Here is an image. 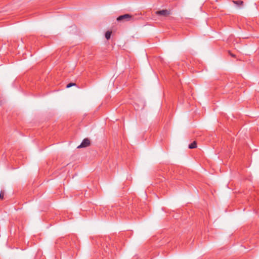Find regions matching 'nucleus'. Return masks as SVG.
I'll use <instances>...</instances> for the list:
<instances>
[{"instance_id":"7","label":"nucleus","mask_w":259,"mask_h":259,"mask_svg":"<svg viewBox=\"0 0 259 259\" xmlns=\"http://www.w3.org/2000/svg\"><path fill=\"white\" fill-rule=\"evenodd\" d=\"M4 191L3 190H1L0 192V200H3L4 197Z\"/></svg>"},{"instance_id":"2","label":"nucleus","mask_w":259,"mask_h":259,"mask_svg":"<svg viewBox=\"0 0 259 259\" xmlns=\"http://www.w3.org/2000/svg\"><path fill=\"white\" fill-rule=\"evenodd\" d=\"M155 14L158 16H163L166 17L170 14V11L167 10H162L156 11Z\"/></svg>"},{"instance_id":"1","label":"nucleus","mask_w":259,"mask_h":259,"mask_svg":"<svg viewBox=\"0 0 259 259\" xmlns=\"http://www.w3.org/2000/svg\"><path fill=\"white\" fill-rule=\"evenodd\" d=\"M133 20H134V17L132 15L128 14L121 15L117 18V21H130Z\"/></svg>"},{"instance_id":"4","label":"nucleus","mask_w":259,"mask_h":259,"mask_svg":"<svg viewBox=\"0 0 259 259\" xmlns=\"http://www.w3.org/2000/svg\"><path fill=\"white\" fill-rule=\"evenodd\" d=\"M196 147H197V143L196 141H194L193 142H192L191 144H190L189 145V148L190 149H193V148H195Z\"/></svg>"},{"instance_id":"6","label":"nucleus","mask_w":259,"mask_h":259,"mask_svg":"<svg viewBox=\"0 0 259 259\" xmlns=\"http://www.w3.org/2000/svg\"><path fill=\"white\" fill-rule=\"evenodd\" d=\"M111 35V32L108 31L105 33V37L107 39H109L110 38Z\"/></svg>"},{"instance_id":"8","label":"nucleus","mask_w":259,"mask_h":259,"mask_svg":"<svg viewBox=\"0 0 259 259\" xmlns=\"http://www.w3.org/2000/svg\"><path fill=\"white\" fill-rule=\"evenodd\" d=\"M75 85H76V84L75 83H69L67 85L66 88H70L71 87H72V86H74Z\"/></svg>"},{"instance_id":"9","label":"nucleus","mask_w":259,"mask_h":259,"mask_svg":"<svg viewBox=\"0 0 259 259\" xmlns=\"http://www.w3.org/2000/svg\"><path fill=\"white\" fill-rule=\"evenodd\" d=\"M229 54H230L232 57H235V55H234V54H232V53H231V52H229Z\"/></svg>"},{"instance_id":"5","label":"nucleus","mask_w":259,"mask_h":259,"mask_svg":"<svg viewBox=\"0 0 259 259\" xmlns=\"http://www.w3.org/2000/svg\"><path fill=\"white\" fill-rule=\"evenodd\" d=\"M233 3L238 6L242 5L243 4V2L242 1H233Z\"/></svg>"},{"instance_id":"3","label":"nucleus","mask_w":259,"mask_h":259,"mask_svg":"<svg viewBox=\"0 0 259 259\" xmlns=\"http://www.w3.org/2000/svg\"><path fill=\"white\" fill-rule=\"evenodd\" d=\"M90 145V140L88 139V138H86V139H84L82 142H81V143L80 144V145H79L77 148H84V147H87L89 146Z\"/></svg>"}]
</instances>
